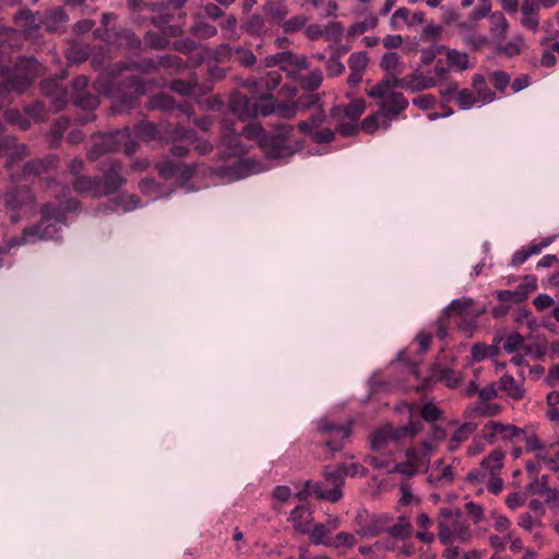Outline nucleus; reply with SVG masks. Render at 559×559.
<instances>
[{
    "mask_svg": "<svg viewBox=\"0 0 559 559\" xmlns=\"http://www.w3.org/2000/svg\"><path fill=\"white\" fill-rule=\"evenodd\" d=\"M68 187H53V193L58 199V206L46 204L41 209V221L38 225L25 228L20 238H13L9 247H15L27 243H35L39 240L53 239L57 233L64 225L66 213L76 210L78 203L67 199Z\"/></svg>",
    "mask_w": 559,
    "mask_h": 559,
    "instance_id": "1",
    "label": "nucleus"
},
{
    "mask_svg": "<svg viewBox=\"0 0 559 559\" xmlns=\"http://www.w3.org/2000/svg\"><path fill=\"white\" fill-rule=\"evenodd\" d=\"M469 524L459 509L443 508L438 516V538L444 545L466 543L471 539Z\"/></svg>",
    "mask_w": 559,
    "mask_h": 559,
    "instance_id": "2",
    "label": "nucleus"
},
{
    "mask_svg": "<svg viewBox=\"0 0 559 559\" xmlns=\"http://www.w3.org/2000/svg\"><path fill=\"white\" fill-rule=\"evenodd\" d=\"M395 79L385 78L366 91V94L379 99L380 110L391 120L397 118L408 106V100L395 88Z\"/></svg>",
    "mask_w": 559,
    "mask_h": 559,
    "instance_id": "3",
    "label": "nucleus"
},
{
    "mask_svg": "<svg viewBox=\"0 0 559 559\" xmlns=\"http://www.w3.org/2000/svg\"><path fill=\"white\" fill-rule=\"evenodd\" d=\"M39 64L34 58H23L16 66L12 75L0 81V107L7 103L5 93H22L38 75Z\"/></svg>",
    "mask_w": 559,
    "mask_h": 559,
    "instance_id": "4",
    "label": "nucleus"
},
{
    "mask_svg": "<svg viewBox=\"0 0 559 559\" xmlns=\"http://www.w3.org/2000/svg\"><path fill=\"white\" fill-rule=\"evenodd\" d=\"M136 147L138 143L132 138L129 129H123L100 136L94 142V145L88 151L87 156L90 159H97L102 154L109 151H122L130 155L135 152Z\"/></svg>",
    "mask_w": 559,
    "mask_h": 559,
    "instance_id": "5",
    "label": "nucleus"
},
{
    "mask_svg": "<svg viewBox=\"0 0 559 559\" xmlns=\"http://www.w3.org/2000/svg\"><path fill=\"white\" fill-rule=\"evenodd\" d=\"M293 128L287 124L280 126L273 135L263 140V150L269 157L286 158L301 150V144L290 138Z\"/></svg>",
    "mask_w": 559,
    "mask_h": 559,
    "instance_id": "6",
    "label": "nucleus"
},
{
    "mask_svg": "<svg viewBox=\"0 0 559 559\" xmlns=\"http://www.w3.org/2000/svg\"><path fill=\"white\" fill-rule=\"evenodd\" d=\"M324 483L313 485V493L323 500L336 502L343 497L342 486L347 476L345 465L325 467L323 472Z\"/></svg>",
    "mask_w": 559,
    "mask_h": 559,
    "instance_id": "7",
    "label": "nucleus"
},
{
    "mask_svg": "<svg viewBox=\"0 0 559 559\" xmlns=\"http://www.w3.org/2000/svg\"><path fill=\"white\" fill-rule=\"evenodd\" d=\"M419 431V424L411 423L406 426L394 429L391 425H385L373 431L370 438V445L373 451H381L391 443H396L403 439L414 438Z\"/></svg>",
    "mask_w": 559,
    "mask_h": 559,
    "instance_id": "8",
    "label": "nucleus"
},
{
    "mask_svg": "<svg viewBox=\"0 0 559 559\" xmlns=\"http://www.w3.org/2000/svg\"><path fill=\"white\" fill-rule=\"evenodd\" d=\"M265 66H278L281 71L286 72L294 80H299L301 71L309 68L307 58L304 55H297L290 50L266 57Z\"/></svg>",
    "mask_w": 559,
    "mask_h": 559,
    "instance_id": "9",
    "label": "nucleus"
},
{
    "mask_svg": "<svg viewBox=\"0 0 559 559\" xmlns=\"http://www.w3.org/2000/svg\"><path fill=\"white\" fill-rule=\"evenodd\" d=\"M33 194L27 188L9 191L4 195V205L11 223H17L21 216L33 209Z\"/></svg>",
    "mask_w": 559,
    "mask_h": 559,
    "instance_id": "10",
    "label": "nucleus"
},
{
    "mask_svg": "<svg viewBox=\"0 0 559 559\" xmlns=\"http://www.w3.org/2000/svg\"><path fill=\"white\" fill-rule=\"evenodd\" d=\"M522 433L523 430L515 425L499 420H488L480 430V438L487 444H495L498 441H512Z\"/></svg>",
    "mask_w": 559,
    "mask_h": 559,
    "instance_id": "11",
    "label": "nucleus"
},
{
    "mask_svg": "<svg viewBox=\"0 0 559 559\" xmlns=\"http://www.w3.org/2000/svg\"><path fill=\"white\" fill-rule=\"evenodd\" d=\"M395 85L405 91L417 93L436 86L437 79L416 69L403 78H395Z\"/></svg>",
    "mask_w": 559,
    "mask_h": 559,
    "instance_id": "12",
    "label": "nucleus"
},
{
    "mask_svg": "<svg viewBox=\"0 0 559 559\" xmlns=\"http://www.w3.org/2000/svg\"><path fill=\"white\" fill-rule=\"evenodd\" d=\"M319 428L321 431L330 435V439L324 442V447L328 448L332 453L338 451L343 447V441L350 435L349 426H336L328 423L325 418L319 421Z\"/></svg>",
    "mask_w": 559,
    "mask_h": 559,
    "instance_id": "13",
    "label": "nucleus"
},
{
    "mask_svg": "<svg viewBox=\"0 0 559 559\" xmlns=\"http://www.w3.org/2000/svg\"><path fill=\"white\" fill-rule=\"evenodd\" d=\"M358 528L356 534L361 538H371L385 532L386 522L383 516L370 518L366 511L358 514Z\"/></svg>",
    "mask_w": 559,
    "mask_h": 559,
    "instance_id": "14",
    "label": "nucleus"
},
{
    "mask_svg": "<svg viewBox=\"0 0 559 559\" xmlns=\"http://www.w3.org/2000/svg\"><path fill=\"white\" fill-rule=\"evenodd\" d=\"M229 109L241 120L258 116L257 99H251L240 93H234L231 95Z\"/></svg>",
    "mask_w": 559,
    "mask_h": 559,
    "instance_id": "15",
    "label": "nucleus"
},
{
    "mask_svg": "<svg viewBox=\"0 0 559 559\" xmlns=\"http://www.w3.org/2000/svg\"><path fill=\"white\" fill-rule=\"evenodd\" d=\"M504 459V451L501 449L492 450L486 457L481 460L479 471L476 474L473 472L469 473L468 478H477L478 475H480L481 478H485L486 475L499 474L503 466Z\"/></svg>",
    "mask_w": 559,
    "mask_h": 559,
    "instance_id": "16",
    "label": "nucleus"
},
{
    "mask_svg": "<svg viewBox=\"0 0 559 559\" xmlns=\"http://www.w3.org/2000/svg\"><path fill=\"white\" fill-rule=\"evenodd\" d=\"M500 397L511 400L512 402L522 401L526 395L523 383L515 380L511 374L504 373L499 380Z\"/></svg>",
    "mask_w": 559,
    "mask_h": 559,
    "instance_id": "17",
    "label": "nucleus"
},
{
    "mask_svg": "<svg viewBox=\"0 0 559 559\" xmlns=\"http://www.w3.org/2000/svg\"><path fill=\"white\" fill-rule=\"evenodd\" d=\"M171 139L175 142L170 147V153L175 157L185 156L194 142V131L183 127H176L171 132Z\"/></svg>",
    "mask_w": 559,
    "mask_h": 559,
    "instance_id": "18",
    "label": "nucleus"
},
{
    "mask_svg": "<svg viewBox=\"0 0 559 559\" xmlns=\"http://www.w3.org/2000/svg\"><path fill=\"white\" fill-rule=\"evenodd\" d=\"M156 168L158 174L166 179L176 177L186 181L194 175L193 167L180 163L176 164L168 159L157 163Z\"/></svg>",
    "mask_w": 559,
    "mask_h": 559,
    "instance_id": "19",
    "label": "nucleus"
},
{
    "mask_svg": "<svg viewBox=\"0 0 559 559\" xmlns=\"http://www.w3.org/2000/svg\"><path fill=\"white\" fill-rule=\"evenodd\" d=\"M425 21V13L423 11H411L406 8H399L391 16V27L393 29H401L403 26L420 25Z\"/></svg>",
    "mask_w": 559,
    "mask_h": 559,
    "instance_id": "20",
    "label": "nucleus"
},
{
    "mask_svg": "<svg viewBox=\"0 0 559 559\" xmlns=\"http://www.w3.org/2000/svg\"><path fill=\"white\" fill-rule=\"evenodd\" d=\"M16 27L26 36L31 37L44 24V17L31 11H20L14 15Z\"/></svg>",
    "mask_w": 559,
    "mask_h": 559,
    "instance_id": "21",
    "label": "nucleus"
},
{
    "mask_svg": "<svg viewBox=\"0 0 559 559\" xmlns=\"http://www.w3.org/2000/svg\"><path fill=\"white\" fill-rule=\"evenodd\" d=\"M474 300L472 298H460L453 300L447 309L443 310V316L451 318L452 316L459 317H478L481 311L473 310Z\"/></svg>",
    "mask_w": 559,
    "mask_h": 559,
    "instance_id": "22",
    "label": "nucleus"
},
{
    "mask_svg": "<svg viewBox=\"0 0 559 559\" xmlns=\"http://www.w3.org/2000/svg\"><path fill=\"white\" fill-rule=\"evenodd\" d=\"M122 164L119 162H111L108 169L104 175V187L106 193H111L118 190L126 183L124 177L121 175Z\"/></svg>",
    "mask_w": 559,
    "mask_h": 559,
    "instance_id": "23",
    "label": "nucleus"
},
{
    "mask_svg": "<svg viewBox=\"0 0 559 559\" xmlns=\"http://www.w3.org/2000/svg\"><path fill=\"white\" fill-rule=\"evenodd\" d=\"M257 171L258 170L251 165L249 159H240L234 165L221 169L218 175L228 177L231 180H239Z\"/></svg>",
    "mask_w": 559,
    "mask_h": 559,
    "instance_id": "24",
    "label": "nucleus"
},
{
    "mask_svg": "<svg viewBox=\"0 0 559 559\" xmlns=\"http://www.w3.org/2000/svg\"><path fill=\"white\" fill-rule=\"evenodd\" d=\"M391 119L382 111L378 110L374 114L367 116L361 122V129L372 134L379 129H389L391 126Z\"/></svg>",
    "mask_w": 559,
    "mask_h": 559,
    "instance_id": "25",
    "label": "nucleus"
},
{
    "mask_svg": "<svg viewBox=\"0 0 559 559\" xmlns=\"http://www.w3.org/2000/svg\"><path fill=\"white\" fill-rule=\"evenodd\" d=\"M130 92L129 94H120L117 93L112 95V97L119 102L120 110H123L126 108H132L135 106V95H141L144 93V88L140 81L132 76L130 79Z\"/></svg>",
    "mask_w": 559,
    "mask_h": 559,
    "instance_id": "26",
    "label": "nucleus"
},
{
    "mask_svg": "<svg viewBox=\"0 0 559 559\" xmlns=\"http://www.w3.org/2000/svg\"><path fill=\"white\" fill-rule=\"evenodd\" d=\"M380 66L383 71L389 74V79L394 80L399 78L400 74L404 72V63L396 52H386L380 62Z\"/></svg>",
    "mask_w": 559,
    "mask_h": 559,
    "instance_id": "27",
    "label": "nucleus"
},
{
    "mask_svg": "<svg viewBox=\"0 0 559 559\" xmlns=\"http://www.w3.org/2000/svg\"><path fill=\"white\" fill-rule=\"evenodd\" d=\"M431 374L436 380L444 382L445 385L451 389L456 388L462 381V374L460 372L440 366H435Z\"/></svg>",
    "mask_w": 559,
    "mask_h": 559,
    "instance_id": "28",
    "label": "nucleus"
},
{
    "mask_svg": "<svg viewBox=\"0 0 559 559\" xmlns=\"http://www.w3.org/2000/svg\"><path fill=\"white\" fill-rule=\"evenodd\" d=\"M488 20L491 35L497 39L504 38L509 29V22L504 14L500 11L492 12Z\"/></svg>",
    "mask_w": 559,
    "mask_h": 559,
    "instance_id": "29",
    "label": "nucleus"
},
{
    "mask_svg": "<svg viewBox=\"0 0 559 559\" xmlns=\"http://www.w3.org/2000/svg\"><path fill=\"white\" fill-rule=\"evenodd\" d=\"M385 532L392 537L405 539L412 536L413 526L408 519L400 516L397 522L392 525H386Z\"/></svg>",
    "mask_w": 559,
    "mask_h": 559,
    "instance_id": "30",
    "label": "nucleus"
},
{
    "mask_svg": "<svg viewBox=\"0 0 559 559\" xmlns=\"http://www.w3.org/2000/svg\"><path fill=\"white\" fill-rule=\"evenodd\" d=\"M429 479L437 485L450 484L453 479V471L450 465H443L441 462L431 468Z\"/></svg>",
    "mask_w": 559,
    "mask_h": 559,
    "instance_id": "31",
    "label": "nucleus"
},
{
    "mask_svg": "<svg viewBox=\"0 0 559 559\" xmlns=\"http://www.w3.org/2000/svg\"><path fill=\"white\" fill-rule=\"evenodd\" d=\"M263 10L264 13L275 22H284L288 15V8L283 1H269Z\"/></svg>",
    "mask_w": 559,
    "mask_h": 559,
    "instance_id": "32",
    "label": "nucleus"
},
{
    "mask_svg": "<svg viewBox=\"0 0 559 559\" xmlns=\"http://www.w3.org/2000/svg\"><path fill=\"white\" fill-rule=\"evenodd\" d=\"M306 533L309 534L311 542L316 545L329 546L332 539V537H330L331 528H328V526L322 523L316 524L311 531L307 530Z\"/></svg>",
    "mask_w": 559,
    "mask_h": 559,
    "instance_id": "33",
    "label": "nucleus"
},
{
    "mask_svg": "<svg viewBox=\"0 0 559 559\" xmlns=\"http://www.w3.org/2000/svg\"><path fill=\"white\" fill-rule=\"evenodd\" d=\"M309 516L310 513L308 512V510L304 506H298L290 512L289 521L293 523L294 527L297 531L306 533L308 523L307 519Z\"/></svg>",
    "mask_w": 559,
    "mask_h": 559,
    "instance_id": "34",
    "label": "nucleus"
},
{
    "mask_svg": "<svg viewBox=\"0 0 559 559\" xmlns=\"http://www.w3.org/2000/svg\"><path fill=\"white\" fill-rule=\"evenodd\" d=\"M447 59L450 67L456 70H466L469 67L468 56L465 52L457 51L455 49H449L445 47Z\"/></svg>",
    "mask_w": 559,
    "mask_h": 559,
    "instance_id": "35",
    "label": "nucleus"
},
{
    "mask_svg": "<svg viewBox=\"0 0 559 559\" xmlns=\"http://www.w3.org/2000/svg\"><path fill=\"white\" fill-rule=\"evenodd\" d=\"M223 128L225 129V133L222 136L223 144L230 148L231 153L237 154L239 152L237 150L238 136L234 129L233 121L225 119Z\"/></svg>",
    "mask_w": 559,
    "mask_h": 559,
    "instance_id": "36",
    "label": "nucleus"
},
{
    "mask_svg": "<svg viewBox=\"0 0 559 559\" xmlns=\"http://www.w3.org/2000/svg\"><path fill=\"white\" fill-rule=\"evenodd\" d=\"M282 81V75L278 71H270L264 79L260 82L253 81L250 86L253 94H258L259 86H264L267 91L276 88Z\"/></svg>",
    "mask_w": 559,
    "mask_h": 559,
    "instance_id": "37",
    "label": "nucleus"
},
{
    "mask_svg": "<svg viewBox=\"0 0 559 559\" xmlns=\"http://www.w3.org/2000/svg\"><path fill=\"white\" fill-rule=\"evenodd\" d=\"M325 115L320 110L313 114L309 120L300 121L297 127L304 133H313L325 122Z\"/></svg>",
    "mask_w": 559,
    "mask_h": 559,
    "instance_id": "38",
    "label": "nucleus"
},
{
    "mask_svg": "<svg viewBox=\"0 0 559 559\" xmlns=\"http://www.w3.org/2000/svg\"><path fill=\"white\" fill-rule=\"evenodd\" d=\"M56 156H49L45 160H32L25 165L24 174H40L56 165Z\"/></svg>",
    "mask_w": 559,
    "mask_h": 559,
    "instance_id": "39",
    "label": "nucleus"
},
{
    "mask_svg": "<svg viewBox=\"0 0 559 559\" xmlns=\"http://www.w3.org/2000/svg\"><path fill=\"white\" fill-rule=\"evenodd\" d=\"M242 29L251 36L263 35L265 33V23L263 17L260 15L250 16L242 25Z\"/></svg>",
    "mask_w": 559,
    "mask_h": 559,
    "instance_id": "40",
    "label": "nucleus"
},
{
    "mask_svg": "<svg viewBox=\"0 0 559 559\" xmlns=\"http://www.w3.org/2000/svg\"><path fill=\"white\" fill-rule=\"evenodd\" d=\"M298 81H300L302 88L307 91H316L322 84L323 73L321 70L316 69L311 71L308 75L302 76L300 74V79Z\"/></svg>",
    "mask_w": 559,
    "mask_h": 559,
    "instance_id": "41",
    "label": "nucleus"
},
{
    "mask_svg": "<svg viewBox=\"0 0 559 559\" xmlns=\"http://www.w3.org/2000/svg\"><path fill=\"white\" fill-rule=\"evenodd\" d=\"M139 206V200L134 195H120L111 201L114 211L129 212Z\"/></svg>",
    "mask_w": 559,
    "mask_h": 559,
    "instance_id": "42",
    "label": "nucleus"
},
{
    "mask_svg": "<svg viewBox=\"0 0 559 559\" xmlns=\"http://www.w3.org/2000/svg\"><path fill=\"white\" fill-rule=\"evenodd\" d=\"M158 131L156 127L148 121H143L134 127V135L142 141H151L156 138Z\"/></svg>",
    "mask_w": 559,
    "mask_h": 559,
    "instance_id": "43",
    "label": "nucleus"
},
{
    "mask_svg": "<svg viewBox=\"0 0 559 559\" xmlns=\"http://www.w3.org/2000/svg\"><path fill=\"white\" fill-rule=\"evenodd\" d=\"M523 45H524L523 37L521 35H516V36L512 37L504 45H500L498 47V51L508 57H513L521 52Z\"/></svg>",
    "mask_w": 559,
    "mask_h": 559,
    "instance_id": "44",
    "label": "nucleus"
},
{
    "mask_svg": "<svg viewBox=\"0 0 559 559\" xmlns=\"http://www.w3.org/2000/svg\"><path fill=\"white\" fill-rule=\"evenodd\" d=\"M365 108L366 102L362 98H356L344 108V115L348 120L358 121Z\"/></svg>",
    "mask_w": 559,
    "mask_h": 559,
    "instance_id": "45",
    "label": "nucleus"
},
{
    "mask_svg": "<svg viewBox=\"0 0 559 559\" xmlns=\"http://www.w3.org/2000/svg\"><path fill=\"white\" fill-rule=\"evenodd\" d=\"M537 289V280L534 276H526L524 281L515 287V295L523 301L527 298L528 294Z\"/></svg>",
    "mask_w": 559,
    "mask_h": 559,
    "instance_id": "46",
    "label": "nucleus"
},
{
    "mask_svg": "<svg viewBox=\"0 0 559 559\" xmlns=\"http://www.w3.org/2000/svg\"><path fill=\"white\" fill-rule=\"evenodd\" d=\"M254 99H257L258 115H275L276 104L272 100V97L261 94L254 96Z\"/></svg>",
    "mask_w": 559,
    "mask_h": 559,
    "instance_id": "47",
    "label": "nucleus"
},
{
    "mask_svg": "<svg viewBox=\"0 0 559 559\" xmlns=\"http://www.w3.org/2000/svg\"><path fill=\"white\" fill-rule=\"evenodd\" d=\"M308 23V17L306 15H295L283 22L282 27L285 33H296L301 29H305V26Z\"/></svg>",
    "mask_w": 559,
    "mask_h": 559,
    "instance_id": "48",
    "label": "nucleus"
},
{
    "mask_svg": "<svg viewBox=\"0 0 559 559\" xmlns=\"http://www.w3.org/2000/svg\"><path fill=\"white\" fill-rule=\"evenodd\" d=\"M140 190L152 200L159 199L164 195L162 187L157 185L153 179L142 180L140 182Z\"/></svg>",
    "mask_w": 559,
    "mask_h": 559,
    "instance_id": "49",
    "label": "nucleus"
},
{
    "mask_svg": "<svg viewBox=\"0 0 559 559\" xmlns=\"http://www.w3.org/2000/svg\"><path fill=\"white\" fill-rule=\"evenodd\" d=\"M68 21V16L63 9L57 8L52 10L49 14V17L47 21H44V24L46 25V28L49 31L57 29L61 24L66 23Z\"/></svg>",
    "mask_w": 559,
    "mask_h": 559,
    "instance_id": "50",
    "label": "nucleus"
},
{
    "mask_svg": "<svg viewBox=\"0 0 559 559\" xmlns=\"http://www.w3.org/2000/svg\"><path fill=\"white\" fill-rule=\"evenodd\" d=\"M543 484L538 486L536 489L533 485H531V490L533 493L543 495L546 493L547 501L552 502L555 507H559V491L556 489H551L546 486L547 477L543 476Z\"/></svg>",
    "mask_w": 559,
    "mask_h": 559,
    "instance_id": "51",
    "label": "nucleus"
},
{
    "mask_svg": "<svg viewBox=\"0 0 559 559\" xmlns=\"http://www.w3.org/2000/svg\"><path fill=\"white\" fill-rule=\"evenodd\" d=\"M191 31L201 38H211L217 34V28L203 20H198Z\"/></svg>",
    "mask_w": 559,
    "mask_h": 559,
    "instance_id": "52",
    "label": "nucleus"
},
{
    "mask_svg": "<svg viewBox=\"0 0 559 559\" xmlns=\"http://www.w3.org/2000/svg\"><path fill=\"white\" fill-rule=\"evenodd\" d=\"M368 55L366 51H358L350 55L348 59L349 70L365 72L368 64Z\"/></svg>",
    "mask_w": 559,
    "mask_h": 559,
    "instance_id": "53",
    "label": "nucleus"
},
{
    "mask_svg": "<svg viewBox=\"0 0 559 559\" xmlns=\"http://www.w3.org/2000/svg\"><path fill=\"white\" fill-rule=\"evenodd\" d=\"M73 186L79 192L98 193V182L91 177H78L74 180Z\"/></svg>",
    "mask_w": 559,
    "mask_h": 559,
    "instance_id": "54",
    "label": "nucleus"
},
{
    "mask_svg": "<svg viewBox=\"0 0 559 559\" xmlns=\"http://www.w3.org/2000/svg\"><path fill=\"white\" fill-rule=\"evenodd\" d=\"M455 98L460 108L463 110L477 106L474 91H469L467 88L460 90L457 91Z\"/></svg>",
    "mask_w": 559,
    "mask_h": 559,
    "instance_id": "55",
    "label": "nucleus"
},
{
    "mask_svg": "<svg viewBox=\"0 0 559 559\" xmlns=\"http://www.w3.org/2000/svg\"><path fill=\"white\" fill-rule=\"evenodd\" d=\"M319 12L321 17H328L334 14L337 5L332 0H308Z\"/></svg>",
    "mask_w": 559,
    "mask_h": 559,
    "instance_id": "56",
    "label": "nucleus"
},
{
    "mask_svg": "<svg viewBox=\"0 0 559 559\" xmlns=\"http://www.w3.org/2000/svg\"><path fill=\"white\" fill-rule=\"evenodd\" d=\"M90 48L83 45H73L68 51V60L72 63H80L87 59Z\"/></svg>",
    "mask_w": 559,
    "mask_h": 559,
    "instance_id": "57",
    "label": "nucleus"
},
{
    "mask_svg": "<svg viewBox=\"0 0 559 559\" xmlns=\"http://www.w3.org/2000/svg\"><path fill=\"white\" fill-rule=\"evenodd\" d=\"M356 544V538L354 534L341 532L335 537L331 539L329 543V547L340 548L347 547L352 548Z\"/></svg>",
    "mask_w": 559,
    "mask_h": 559,
    "instance_id": "58",
    "label": "nucleus"
},
{
    "mask_svg": "<svg viewBox=\"0 0 559 559\" xmlns=\"http://www.w3.org/2000/svg\"><path fill=\"white\" fill-rule=\"evenodd\" d=\"M237 24L236 16H227L221 24L223 36L227 39L238 38Z\"/></svg>",
    "mask_w": 559,
    "mask_h": 559,
    "instance_id": "59",
    "label": "nucleus"
},
{
    "mask_svg": "<svg viewBox=\"0 0 559 559\" xmlns=\"http://www.w3.org/2000/svg\"><path fill=\"white\" fill-rule=\"evenodd\" d=\"M502 347L508 353L520 350L522 347H524V338L519 333H511L503 341Z\"/></svg>",
    "mask_w": 559,
    "mask_h": 559,
    "instance_id": "60",
    "label": "nucleus"
},
{
    "mask_svg": "<svg viewBox=\"0 0 559 559\" xmlns=\"http://www.w3.org/2000/svg\"><path fill=\"white\" fill-rule=\"evenodd\" d=\"M263 133H264V131H263V128L261 127V124L255 123V122L245 126L241 131V134L243 136L251 139V140L261 141L262 144H263V140L267 138V136H264Z\"/></svg>",
    "mask_w": 559,
    "mask_h": 559,
    "instance_id": "61",
    "label": "nucleus"
},
{
    "mask_svg": "<svg viewBox=\"0 0 559 559\" xmlns=\"http://www.w3.org/2000/svg\"><path fill=\"white\" fill-rule=\"evenodd\" d=\"M489 81L496 90L503 92L510 84V75L503 71H493L489 73Z\"/></svg>",
    "mask_w": 559,
    "mask_h": 559,
    "instance_id": "62",
    "label": "nucleus"
},
{
    "mask_svg": "<svg viewBox=\"0 0 559 559\" xmlns=\"http://www.w3.org/2000/svg\"><path fill=\"white\" fill-rule=\"evenodd\" d=\"M406 459L413 465L416 466L417 469L428 464L429 457H427V453H423V451L417 450L415 448L408 449L406 451Z\"/></svg>",
    "mask_w": 559,
    "mask_h": 559,
    "instance_id": "63",
    "label": "nucleus"
},
{
    "mask_svg": "<svg viewBox=\"0 0 559 559\" xmlns=\"http://www.w3.org/2000/svg\"><path fill=\"white\" fill-rule=\"evenodd\" d=\"M233 60L239 62L245 67H251L255 62V56L252 51L242 47H236L234 51Z\"/></svg>",
    "mask_w": 559,
    "mask_h": 559,
    "instance_id": "64",
    "label": "nucleus"
}]
</instances>
